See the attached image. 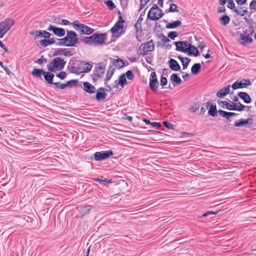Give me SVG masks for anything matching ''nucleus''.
<instances>
[{
    "label": "nucleus",
    "instance_id": "nucleus-38",
    "mask_svg": "<svg viewBox=\"0 0 256 256\" xmlns=\"http://www.w3.org/2000/svg\"><path fill=\"white\" fill-rule=\"evenodd\" d=\"M68 38H63L58 39V42L56 43L58 46H70L68 44Z\"/></svg>",
    "mask_w": 256,
    "mask_h": 256
},
{
    "label": "nucleus",
    "instance_id": "nucleus-31",
    "mask_svg": "<svg viewBox=\"0 0 256 256\" xmlns=\"http://www.w3.org/2000/svg\"><path fill=\"white\" fill-rule=\"evenodd\" d=\"M182 24V22L180 20H176L174 22H173L168 23L166 25V28L168 29H173L176 28L179 26H180Z\"/></svg>",
    "mask_w": 256,
    "mask_h": 256
},
{
    "label": "nucleus",
    "instance_id": "nucleus-45",
    "mask_svg": "<svg viewBox=\"0 0 256 256\" xmlns=\"http://www.w3.org/2000/svg\"><path fill=\"white\" fill-rule=\"evenodd\" d=\"M238 104L237 106H236V109L235 110H237L238 112H241L244 110L246 106L242 104L240 102H238L236 103Z\"/></svg>",
    "mask_w": 256,
    "mask_h": 256
},
{
    "label": "nucleus",
    "instance_id": "nucleus-7",
    "mask_svg": "<svg viewBox=\"0 0 256 256\" xmlns=\"http://www.w3.org/2000/svg\"><path fill=\"white\" fill-rule=\"evenodd\" d=\"M106 70V65L98 64L94 70L92 75V79L94 82L98 79L103 77Z\"/></svg>",
    "mask_w": 256,
    "mask_h": 256
},
{
    "label": "nucleus",
    "instance_id": "nucleus-39",
    "mask_svg": "<svg viewBox=\"0 0 256 256\" xmlns=\"http://www.w3.org/2000/svg\"><path fill=\"white\" fill-rule=\"evenodd\" d=\"M178 12V8L176 4H170V7L168 9L165 10V12Z\"/></svg>",
    "mask_w": 256,
    "mask_h": 256
},
{
    "label": "nucleus",
    "instance_id": "nucleus-32",
    "mask_svg": "<svg viewBox=\"0 0 256 256\" xmlns=\"http://www.w3.org/2000/svg\"><path fill=\"white\" fill-rule=\"evenodd\" d=\"M190 49V50L188 53V54L189 56H197L199 54L198 50L195 46L191 45Z\"/></svg>",
    "mask_w": 256,
    "mask_h": 256
},
{
    "label": "nucleus",
    "instance_id": "nucleus-50",
    "mask_svg": "<svg viewBox=\"0 0 256 256\" xmlns=\"http://www.w3.org/2000/svg\"><path fill=\"white\" fill-rule=\"evenodd\" d=\"M56 76L61 80H64L66 76V74L65 72H60V73L56 74Z\"/></svg>",
    "mask_w": 256,
    "mask_h": 256
},
{
    "label": "nucleus",
    "instance_id": "nucleus-62",
    "mask_svg": "<svg viewBox=\"0 0 256 256\" xmlns=\"http://www.w3.org/2000/svg\"><path fill=\"white\" fill-rule=\"evenodd\" d=\"M217 212H208L202 215V217H206L210 214H216Z\"/></svg>",
    "mask_w": 256,
    "mask_h": 256
},
{
    "label": "nucleus",
    "instance_id": "nucleus-59",
    "mask_svg": "<svg viewBox=\"0 0 256 256\" xmlns=\"http://www.w3.org/2000/svg\"><path fill=\"white\" fill-rule=\"evenodd\" d=\"M218 112L219 113L220 115L222 116V118H225L228 112L224 111L222 110H218Z\"/></svg>",
    "mask_w": 256,
    "mask_h": 256
},
{
    "label": "nucleus",
    "instance_id": "nucleus-49",
    "mask_svg": "<svg viewBox=\"0 0 256 256\" xmlns=\"http://www.w3.org/2000/svg\"><path fill=\"white\" fill-rule=\"evenodd\" d=\"M142 13L141 14L140 16L138 18V20L134 25V26L136 29L138 28V26H139L140 27L141 26L142 22L143 20V18H142Z\"/></svg>",
    "mask_w": 256,
    "mask_h": 256
},
{
    "label": "nucleus",
    "instance_id": "nucleus-52",
    "mask_svg": "<svg viewBox=\"0 0 256 256\" xmlns=\"http://www.w3.org/2000/svg\"><path fill=\"white\" fill-rule=\"evenodd\" d=\"M160 84L162 86H166L168 84L167 78L164 76H162L160 78Z\"/></svg>",
    "mask_w": 256,
    "mask_h": 256
},
{
    "label": "nucleus",
    "instance_id": "nucleus-5",
    "mask_svg": "<svg viewBox=\"0 0 256 256\" xmlns=\"http://www.w3.org/2000/svg\"><path fill=\"white\" fill-rule=\"evenodd\" d=\"M163 15L162 10L154 4L149 10L148 18L152 20H158Z\"/></svg>",
    "mask_w": 256,
    "mask_h": 256
},
{
    "label": "nucleus",
    "instance_id": "nucleus-44",
    "mask_svg": "<svg viewBox=\"0 0 256 256\" xmlns=\"http://www.w3.org/2000/svg\"><path fill=\"white\" fill-rule=\"evenodd\" d=\"M105 4L110 10H112L115 8V4L111 0H108L105 2Z\"/></svg>",
    "mask_w": 256,
    "mask_h": 256
},
{
    "label": "nucleus",
    "instance_id": "nucleus-60",
    "mask_svg": "<svg viewBox=\"0 0 256 256\" xmlns=\"http://www.w3.org/2000/svg\"><path fill=\"white\" fill-rule=\"evenodd\" d=\"M162 40L164 42H170V40L168 37L164 34H161Z\"/></svg>",
    "mask_w": 256,
    "mask_h": 256
},
{
    "label": "nucleus",
    "instance_id": "nucleus-30",
    "mask_svg": "<svg viewBox=\"0 0 256 256\" xmlns=\"http://www.w3.org/2000/svg\"><path fill=\"white\" fill-rule=\"evenodd\" d=\"M243 8L242 7H238V8H235L234 11L237 15L243 16L248 12L247 8H245L242 10Z\"/></svg>",
    "mask_w": 256,
    "mask_h": 256
},
{
    "label": "nucleus",
    "instance_id": "nucleus-17",
    "mask_svg": "<svg viewBox=\"0 0 256 256\" xmlns=\"http://www.w3.org/2000/svg\"><path fill=\"white\" fill-rule=\"evenodd\" d=\"M79 66L80 68V73L88 72H90L92 67V66L89 62H82L79 64Z\"/></svg>",
    "mask_w": 256,
    "mask_h": 256
},
{
    "label": "nucleus",
    "instance_id": "nucleus-6",
    "mask_svg": "<svg viewBox=\"0 0 256 256\" xmlns=\"http://www.w3.org/2000/svg\"><path fill=\"white\" fill-rule=\"evenodd\" d=\"M14 22L10 18H6L0 22V38H2L14 25Z\"/></svg>",
    "mask_w": 256,
    "mask_h": 256
},
{
    "label": "nucleus",
    "instance_id": "nucleus-12",
    "mask_svg": "<svg viewBox=\"0 0 256 256\" xmlns=\"http://www.w3.org/2000/svg\"><path fill=\"white\" fill-rule=\"evenodd\" d=\"M250 85V82L248 79L242 78L240 82H238V80H236L232 84V88L233 90H235L246 88Z\"/></svg>",
    "mask_w": 256,
    "mask_h": 256
},
{
    "label": "nucleus",
    "instance_id": "nucleus-29",
    "mask_svg": "<svg viewBox=\"0 0 256 256\" xmlns=\"http://www.w3.org/2000/svg\"><path fill=\"white\" fill-rule=\"evenodd\" d=\"M54 43H56V41L53 38H50L48 40L44 39L40 40V44L44 46H46Z\"/></svg>",
    "mask_w": 256,
    "mask_h": 256
},
{
    "label": "nucleus",
    "instance_id": "nucleus-26",
    "mask_svg": "<svg viewBox=\"0 0 256 256\" xmlns=\"http://www.w3.org/2000/svg\"><path fill=\"white\" fill-rule=\"evenodd\" d=\"M238 96L246 104H250L252 101L250 96L246 92H240Z\"/></svg>",
    "mask_w": 256,
    "mask_h": 256
},
{
    "label": "nucleus",
    "instance_id": "nucleus-64",
    "mask_svg": "<svg viewBox=\"0 0 256 256\" xmlns=\"http://www.w3.org/2000/svg\"><path fill=\"white\" fill-rule=\"evenodd\" d=\"M151 125L155 128H160L161 126L160 123L156 122H152Z\"/></svg>",
    "mask_w": 256,
    "mask_h": 256
},
{
    "label": "nucleus",
    "instance_id": "nucleus-55",
    "mask_svg": "<svg viewBox=\"0 0 256 256\" xmlns=\"http://www.w3.org/2000/svg\"><path fill=\"white\" fill-rule=\"evenodd\" d=\"M94 180L96 182H110V180H108L107 178H106L103 176H101L100 178H94Z\"/></svg>",
    "mask_w": 256,
    "mask_h": 256
},
{
    "label": "nucleus",
    "instance_id": "nucleus-46",
    "mask_svg": "<svg viewBox=\"0 0 256 256\" xmlns=\"http://www.w3.org/2000/svg\"><path fill=\"white\" fill-rule=\"evenodd\" d=\"M178 36V34L176 32H170L168 34V37L172 40H174L176 37Z\"/></svg>",
    "mask_w": 256,
    "mask_h": 256
},
{
    "label": "nucleus",
    "instance_id": "nucleus-41",
    "mask_svg": "<svg viewBox=\"0 0 256 256\" xmlns=\"http://www.w3.org/2000/svg\"><path fill=\"white\" fill-rule=\"evenodd\" d=\"M238 104L236 103H234V102H231L230 104L228 103L226 104V108L230 110H235L236 109V106H237Z\"/></svg>",
    "mask_w": 256,
    "mask_h": 256
},
{
    "label": "nucleus",
    "instance_id": "nucleus-14",
    "mask_svg": "<svg viewBox=\"0 0 256 256\" xmlns=\"http://www.w3.org/2000/svg\"><path fill=\"white\" fill-rule=\"evenodd\" d=\"M124 22V20L122 19L121 16L118 18V21L116 23L114 26L111 28L110 31L114 34L117 32L119 30H122L124 28L123 24Z\"/></svg>",
    "mask_w": 256,
    "mask_h": 256
},
{
    "label": "nucleus",
    "instance_id": "nucleus-57",
    "mask_svg": "<svg viewBox=\"0 0 256 256\" xmlns=\"http://www.w3.org/2000/svg\"><path fill=\"white\" fill-rule=\"evenodd\" d=\"M163 124L167 128L172 129L174 128V126L167 121L164 122Z\"/></svg>",
    "mask_w": 256,
    "mask_h": 256
},
{
    "label": "nucleus",
    "instance_id": "nucleus-58",
    "mask_svg": "<svg viewBox=\"0 0 256 256\" xmlns=\"http://www.w3.org/2000/svg\"><path fill=\"white\" fill-rule=\"evenodd\" d=\"M47 60L45 58H44V56H42V57L38 59L37 60V63L38 64H42V62H46Z\"/></svg>",
    "mask_w": 256,
    "mask_h": 256
},
{
    "label": "nucleus",
    "instance_id": "nucleus-2",
    "mask_svg": "<svg viewBox=\"0 0 256 256\" xmlns=\"http://www.w3.org/2000/svg\"><path fill=\"white\" fill-rule=\"evenodd\" d=\"M66 62L61 58H56L47 66L48 70L51 72L60 70L63 69Z\"/></svg>",
    "mask_w": 256,
    "mask_h": 256
},
{
    "label": "nucleus",
    "instance_id": "nucleus-16",
    "mask_svg": "<svg viewBox=\"0 0 256 256\" xmlns=\"http://www.w3.org/2000/svg\"><path fill=\"white\" fill-rule=\"evenodd\" d=\"M249 124H252V118H248L247 119L241 118L234 122V126L236 127H242Z\"/></svg>",
    "mask_w": 256,
    "mask_h": 256
},
{
    "label": "nucleus",
    "instance_id": "nucleus-8",
    "mask_svg": "<svg viewBox=\"0 0 256 256\" xmlns=\"http://www.w3.org/2000/svg\"><path fill=\"white\" fill-rule=\"evenodd\" d=\"M174 44L176 46V51L186 53L190 50V47L192 44L188 41L175 42Z\"/></svg>",
    "mask_w": 256,
    "mask_h": 256
},
{
    "label": "nucleus",
    "instance_id": "nucleus-25",
    "mask_svg": "<svg viewBox=\"0 0 256 256\" xmlns=\"http://www.w3.org/2000/svg\"><path fill=\"white\" fill-rule=\"evenodd\" d=\"M50 72H51L50 71L44 72L43 74L44 80L48 84H54L52 80L54 77V74Z\"/></svg>",
    "mask_w": 256,
    "mask_h": 256
},
{
    "label": "nucleus",
    "instance_id": "nucleus-24",
    "mask_svg": "<svg viewBox=\"0 0 256 256\" xmlns=\"http://www.w3.org/2000/svg\"><path fill=\"white\" fill-rule=\"evenodd\" d=\"M230 85H228V86L220 89L216 93V96L220 98H222L224 96H226V94H228L230 92Z\"/></svg>",
    "mask_w": 256,
    "mask_h": 256
},
{
    "label": "nucleus",
    "instance_id": "nucleus-21",
    "mask_svg": "<svg viewBox=\"0 0 256 256\" xmlns=\"http://www.w3.org/2000/svg\"><path fill=\"white\" fill-rule=\"evenodd\" d=\"M210 106L209 108V110H208V114L212 116H216L217 114V112L218 111L216 110V107L215 104H212L210 105V102H208L206 103V108H208V106Z\"/></svg>",
    "mask_w": 256,
    "mask_h": 256
},
{
    "label": "nucleus",
    "instance_id": "nucleus-28",
    "mask_svg": "<svg viewBox=\"0 0 256 256\" xmlns=\"http://www.w3.org/2000/svg\"><path fill=\"white\" fill-rule=\"evenodd\" d=\"M170 79L172 84H179L182 82L180 78L176 74H172L170 76Z\"/></svg>",
    "mask_w": 256,
    "mask_h": 256
},
{
    "label": "nucleus",
    "instance_id": "nucleus-23",
    "mask_svg": "<svg viewBox=\"0 0 256 256\" xmlns=\"http://www.w3.org/2000/svg\"><path fill=\"white\" fill-rule=\"evenodd\" d=\"M64 54L66 56H70L72 54L66 48H59L57 50L54 54V56H60Z\"/></svg>",
    "mask_w": 256,
    "mask_h": 256
},
{
    "label": "nucleus",
    "instance_id": "nucleus-51",
    "mask_svg": "<svg viewBox=\"0 0 256 256\" xmlns=\"http://www.w3.org/2000/svg\"><path fill=\"white\" fill-rule=\"evenodd\" d=\"M190 61V58H186V57L185 58V60H184L182 62L184 69L186 68L188 66Z\"/></svg>",
    "mask_w": 256,
    "mask_h": 256
},
{
    "label": "nucleus",
    "instance_id": "nucleus-13",
    "mask_svg": "<svg viewBox=\"0 0 256 256\" xmlns=\"http://www.w3.org/2000/svg\"><path fill=\"white\" fill-rule=\"evenodd\" d=\"M47 30L52 31L54 34L59 37H62L65 34V30L64 28L56 27L55 26L50 24Z\"/></svg>",
    "mask_w": 256,
    "mask_h": 256
},
{
    "label": "nucleus",
    "instance_id": "nucleus-27",
    "mask_svg": "<svg viewBox=\"0 0 256 256\" xmlns=\"http://www.w3.org/2000/svg\"><path fill=\"white\" fill-rule=\"evenodd\" d=\"M114 70L115 68L113 65L110 66H109L106 72V76L104 82L105 84H106L107 81L109 80L112 77V75L114 74Z\"/></svg>",
    "mask_w": 256,
    "mask_h": 256
},
{
    "label": "nucleus",
    "instance_id": "nucleus-48",
    "mask_svg": "<svg viewBox=\"0 0 256 256\" xmlns=\"http://www.w3.org/2000/svg\"><path fill=\"white\" fill-rule=\"evenodd\" d=\"M228 8L230 10H234L236 8L235 4L233 0H228V4L227 6Z\"/></svg>",
    "mask_w": 256,
    "mask_h": 256
},
{
    "label": "nucleus",
    "instance_id": "nucleus-34",
    "mask_svg": "<svg viewBox=\"0 0 256 256\" xmlns=\"http://www.w3.org/2000/svg\"><path fill=\"white\" fill-rule=\"evenodd\" d=\"M44 71L42 69H38L36 68H34L32 72V74L36 78H40L41 76L44 74Z\"/></svg>",
    "mask_w": 256,
    "mask_h": 256
},
{
    "label": "nucleus",
    "instance_id": "nucleus-19",
    "mask_svg": "<svg viewBox=\"0 0 256 256\" xmlns=\"http://www.w3.org/2000/svg\"><path fill=\"white\" fill-rule=\"evenodd\" d=\"M30 34L34 35L36 38H48L50 37V34L49 32L46 30H37L32 32Z\"/></svg>",
    "mask_w": 256,
    "mask_h": 256
},
{
    "label": "nucleus",
    "instance_id": "nucleus-63",
    "mask_svg": "<svg viewBox=\"0 0 256 256\" xmlns=\"http://www.w3.org/2000/svg\"><path fill=\"white\" fill-rule=\"evenodd\" d=\"M0 47L4 50L6 52H8V49L5 46L4 44L0 40Z\"/></svg>",
    "mask_w": 256,
    "mask_h": 256
},
{
    "label": "nucleus",
    "instance_id": "nucleus-42",
    "mask_svg": "<svg viewBox=\"0 0 256 256\" xmlns=\"http://www.w3.org/2000/svg\"><path fill=\"white\" fill-rule=\"evenodd\" d=\"M124 76H125L126 78V77L128 80H132L134 76L132 72L130 70H128L125 74H123Z\"/></svg>",
    "mask_w": 256,
    "mask_h": 256
},
{
    "label": "nucleus",
    "instance_id": "nucleus-43",
    "mask_svg": "<svg viewBox=\"0 0 256 256\" xmlns=\"http://www.w3.org/2000/svg\"><path fill=\"white\" fill-rule=\"evenodd\" d=\"M78 82V80H72L68 82H67L66 84V87H72L73 86H76Z\"/></svg>",
    "mask_w": 256,
    "mask_h": 256
},
{
    "label": "nucleus",
    "instance_id": "nucleus-36",
    "mask_svg": "<svg viewBox=\"0 0 256 256\" xmlns=\"http://www.w3.org/2000/svg\"><path fill=\"white\" fill-rule=\"evenodd\" d=\"M219 20L222 25L226 26L230 22V19L227 15H224L220 18Z\"/></svg>",
    "mask_w": 256,
    "mask_h": 256
},
{
    "label": "nucleus",
    "instance_id": "nucleus-54",
    "mask_svg": "<svg viewBox=\"0 0 256 256\" xmlns=\"http://www.w3.org/2000/svg\"><path fill=\"white\" fill-rule=\"evenodd\" d=\"M199 107H200V104L198 103H195L190 108V110L192 112H196L199 108Z\"/></svg>",
    "mask_w": 256,
    "mask_h": 256
},
{
    "label": "nucleus",
    "instance_id": "nucleus-10",
    "mask_svg": "<svg viewBox=\"0 0 256 256\" xmlns=\"http://www.w3.org/2000/svg\"><path fill=\"white\" fill-rule=\"evenodd\" d=\"M149 86L150 90L152 92H156L158 90L159 86V82L155 72H152L150 73Z\"/></svg>",
    "mask_w": 256,
    "mask_h": 256
},
{
    "label": "nucleus",
    "instance_id": "nucleus-56",
    "mask_svg": "<svg viewBox=\"0 0 256 256\" xmlns=\"http://www.w3.org/2000/svg\"><path fill=\"white\" fill-rule=\"evenodd\" d=\"M250 10H256V0H252L250 4Z\"/></svg>",
    "mask_w": 256,
    "mask_h": 256
},
{
    "label": "nucleus",
    "instance_id": "nucleus-18",
    "mask_svg": "<svg viewBox=\"0 0 256 256\" xmlns=\"http://www.w3.org/2000/svg\"><path fill=\"white\" fill-rule=\"evenodd\" d=\"M106 89L103 88H100L96 91V98L97 100L100 101L104 99L107 94L106 92Z\"/></svg>",
    "mask_w": 256,
    "mask_h": 256
},
{
    "label": "nucleus",
    "instance_id": "nucleus-22",
    "mask_svg": "<svg viewBox=\"0 0 256 256\" xmlns=\"http://www.w3.org/2000/svg\"><path fill=\"white\" fill-rule=\"evenodd\" d=\"M170 68L174 71H178L180 70V66L176 60L173 58L170 59L168 62Z\"/></svg>",
    "mask_w": 256,
    "mask_h": 256
},
{
    "label": "nucleus",
    "instance_id": "nucleus-1",
    "mask_svg": "<svg viewBox=\"0 0 256 256\" xmlns=\"http://www.w3.org/2000/svg\"><path fill=\"white\" fill-rule=\"evenodd\" d=\"M106 34H94L90 36L84 37L81 38L80 40L85 44L90 46H99L102 45L104 43L106 40Z\"/></svg>",
    "mask_w": 256,
    "mask_h": 256
},
{
    "label": "nucleus",
    "instance_id": "nucleus-53",
    "mask_svg": "<svg viewBox=\"0 0 256 256\" xmlns=\"http://www.w3.org/2000/svg\"><path fill=\"white\" fill-rule=\"evenodd\" d=\"M114 60L116 61L118 63V64H117V66L119 68H122L123 66H124V61L118 58V60L114 59Z\"/></svg>",
    "mask_w": 256,
    "mask_h": 256
},
{
    "label": "nucleus",
    "instance_id": "nucleus-61",
    "mask_svg": "<svg viewBox=\"0 0 256 256\" xmlns=\"http://www.w3.org/2000/svg\"><path fill=\"white\" fill-rule=\"evenodd\" d=\"M218 103L219 104H222V105L221 106V107L223 108H224L225 106H226V104H228V102H226V101H221V100H218Z\"/></svg>",
    "mask_w": 256,
    "mask_h": 256
},
{
    "label": "nucleus",
    "instance_id": "nucleus-47",
    "mask_svg": "<svg viewBox=\"0 0 256 256\" xmlns=\"http://www.w3.org/2000/svg\"><path fill=\"white\" fill-rule=\"evenodd\" d=\"M52 84L55 85L56 88H58L61 89H64L66 87V84H61L60 82H54Z\"/></svg>",
    "mask_w": 256,
    "mask_h": 256
},
{
    "label": "nucleus",
    "instance_id": "nucleus-9",
    "mask_svg": "<svg viewBox=\"0 0 256 256\" xmlns=\"http://www.w3.org/2000/svg\"><path fill=\"white\" fill-rule=\"evenodd\" d=\"M113 154L114 152L112 150L96 152L94 154V159L96 161H102L108 158Z\"/></svg>",
    "mask_w": 256,
    "mask_h": 256
},
{
    "label": "nucleus",
    "instance_id": "nucleus-11",
    "mask_svg": "<svg viewBox=\"0 0 256 256\" xmlns=\"http://www.w3.org/2000/svg\"><path fill=\"white\" fill-rule=\"evenodd\" d=\"M77 34L74 31L68 30L66 32V36L65 38H68V44L70 46H74L78 42L77 38Z\"/></svg>",
    "mask_w": 256,
    "mask_h": 256
},
{
    "label": "nucleus",
    "instance_id": "nucleus-33",
    "mask_svg": "<svg viewBox=\"0 0 256 256\" xmlns=\"http://www.w3.org/2000/svg\"><path fill=\"white\" fill-rule=\"evenodd\" d=\"M201 68V65L200 63L194 64L191 68V72L194 74H196L198 73Z\"/></svg>",
    "mask_w": 256,
    "mask_h": 256
},
{
    "label": "nucleus",
    "instance_id": "nucleus-4",
    "mask_svg": "<svg viewBox=\"0 0 256 256\" xmlns=\"http://www.w3.org/2000/svg\"><path fill=\"white\" fill-rule=\"evenodd\" d=\"M154 46L152 40H150L148 42H143L138 50V55H146L149 52L154 50Z\"/></svg>",
    "mask_w": 256,
    "mask_h": 256
},
{
    "label": "nucleus",
    "instance_id": "nucleus-15",
    "mask_svg": "<svg viewBox=\"0 0 256 256\" xmlns=\"http://www.w3.org/2000/svg\"><path fill=\"white\" fill-rule=\"evenodd\" d=\"M92 208V206L90 205L80 206L78 207L79 212V216L82 217L85 215L88 214Z\"/></svg>",
    "mask_w": 256,
    "mask_h": 256
},
{
    "label": "nucleus",
    "instance_id": "nucleus-35",
    "mask_svg": "<svg viewBox=\"0 0 256 256\" xmlns=\"http://www.w3.org/2000/svg\"><path fill=\"white\" fill-rule=\"evenodd\" d=\"M68 70H69V71L71 73L76 74H80V68L79 64L77 66H68Z\"/></svg>",
    "mask_w": 256,
    "mask_h": 256
},
{
    "label": "nucleus",
    "instance_id": "nucleus-37",
    "mask_svg": "<svg viewBox=\"0 0 256 256\" xmlns=\"http://www.w3.org/2000/svg\"><path fill=\"white\" fill-rule=\"evenodd\" d=\"M240 40H242V44L251 43L252 41V38L248 35L243 36L242 34H241Z\"/></svg>",
    "mask_w": 256,
    "mask_h": 256
},
{
    "label": "nucleus",
    "instance_id": "nucleus-20",
    "mask_svg": "<svg viewBox=\"0 0 256 256\" xmlns=\"http://www.w3.org/2000/svg\"><path fill=\"white\" fill-rule=\"evenodd\" d=\"M83 89L86 92L89 94H94L96 92L95 87L91 84L88 82H86L84 84Z\"/></svg>",
    "mask_w": 256,
    "mask_h": 256
},
{
    "label": "nucleus",
    "instance_id": "nucleus-40",
    "mask_svg": "<svg viewBox=\"0 0 256 256\" xmlns=\"http://www.w3.org/2000/svg\"><path fill=\"white\" fill-rule=\"evenodd\" d=\"M127 82V80L126 79V78L125 76H124L123 74L120 75L119 78V81H118V84L123 88L125 84H126Z\"/></svg>",
    "mask_w": 256,
    "mask_h": 256
},
{
    "label": "nucleus",
    "instance_id": "nucleus-3",
    "mask_svg": "<svg viewBox=\"0 0 256 256\" xmlns=\"http://www.w3.org/2000/svg\"><path fill=\"white\" fill-rule=\"evenodd\" d=\"M72 25L74 30L78 31L80 34H90L94 31L93 28L80 23L78 20L74 21Z\"/></svg>",
    "mask_w": 256,
    "mask_h": 256
}]
</instances>
